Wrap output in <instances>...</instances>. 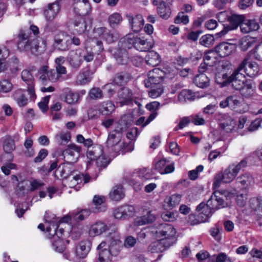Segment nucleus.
Listing matches in <instances>:
<instances>
[{"label": "nucleus", "mask_w": 262, "mask_h": 262, "mask_svg": "<svg viewBox=\"0 0 262 262\" xmlns=\"http://www.w3.org/2000/svg\"><path fill=\"white\" fill-rule=\"evenodd\" d=\"M244 63L245 62L239 64L230 76H229L227 74L223 75L222 78L225 80L222 82L223 86L231 84L232 88L236 91H238L244 86L245 83L248 80L245 74L242 72L244 68Z\"/></svg>", "instance_id": "1"}, {"label": "nucleus", "mask_w": 262, "mask_h": 262, "mask_svg": "<svg viewBox=\"0 0 262 262\" xmlns=\"http://www.w3.org/2000/svg\"><path fill=\"white\" fill-rule=\"evenodd\" d=\"M121 45L122 47L127 48L128 49L134 47L140 52H147L152 48V45L150 42L133 34H129L122 38Z\"/></svg>", "instance_id": "2"}, {"label": "nucleus", "mask_w": 262, "mask_h": 262, "mask_svg": "<svg viewBox=\"0 0 262 262\" xmlns=\"http://www.w3.org/2000/svg\"><path fill=\"white\" fill-rule=\"evenodd\" d=\"M156 233L158 237H163L161 239L165 241L167 247L172 246L177 240L176 230L171 225L166 223L160 224Z\"/></svg>", "instance_id": "3"}, {"label": "nucleus", "mask_w": 262, "mask_h": 262, "mask_svg": "<svg viewBox=\"0 0 262 262\" xmlns=\"http://www.w3.org/2000/svg\"><path fill=\"white\" fill-rule=\"evenodd\" d=\"M237 174L233 170L232 166L229 165L228 168L223 172L217 173L214 177L213 186L219 188L222 182L229 183L232 182L236 177Z\"/></svg>", "instance_id": "4"}, {"label": "nucleus", "mask_w": 262, "mask_h": 262, "mask_svg": "<svg viewBox=\"0 0 262 262\" xmlns=\"http://www.w3.org/2000/svg\"><path fill=\"white\" fill-rule=\"evenodd\" d=\"M38 80L43 84H46L48 81L52 83L57 82V75L54 69H50L47 65H44L39 68L38 70Z\"/></svg>", "instance_id": "5"}, {"label": "nucleus", "mask_w": 262, "mask_h": 262, "mask_svg": "<svg viewBox=\"0 0 262 262\" xmlns=\"http://www.w3.org/2000/svg\"><path fill=\"white\" fill-rule=\"evenodd\" d=\"M165 76L164 71L159 68H155L148 72V78L144 80L146 87H150L152 85H161Z\"/></svg>", "instance_id": "6"}, {"label": "nucleus", "mask_w": 262, "mask_h": 262, "mask_svg": "<svg viewBox=\"0 0 262 262\" xmlns=\"http://www.w3.org/2000/svg\"><path fill=\"white\" fill-rule=\"evenodd\" d=\"M245 18L244 15H238L233 14L229 16L228 18L229 24L224 27V29L221 32L216 33L217 37H222L226 34L229 30H234L238 28L241 24L243 23Z\"/></svg>", "instance_id": "7"}, {"label": "nucleus", "mask_w": 262, "mask_h": 262, "mask_svg": "<svg viewBox=\"0 0 262 262\" xmlns=\"http://www.w3.org/2000/svg\"><path fill=\"white\" fill-rule=\"evenodd\" d=\"M71 38L63 32L54 37V46L59 50L67 51L70 48Z\"/></svg>", "instance_id": "8"}, {"label": "nucleus", "mask_w": 262, "mask_h": 262, "mask_svg": "<svg viewBox=\"0 0 262 262\" xmlns=\"http://www.w3.org/2000/svg\"><path fill=\"white\" fill-rule=\"evenodd\" d=\"M111 227H113L112 231L113 232H110V234L111 235L113 233L114 234V236H111L112 241L109 246L108 250L112 254V256H116L119 253L122 246L121 241L119 238V235L117 233V228L115 225H112Z\"/></svg>", "instance_id": "9"}, {"label": "nucleus", "mask_w": 262, "mask_h": 262, "mask_svg": "<svg viewBox=\"0 0 262 262\" xmlns=\"http://www.w3.org/2000/svg\"><path fill=\"white\" fill-rule=\"evenodd\" d=\"M126 128V126H122L119 123L116 129L110 133L106 142L108 147L116 145L120 142L122 133L125 130Z\"/></svg>", "instance_id": "10"}, {"label": "nucleus", "mask_w": 262, "mask_h": 262, "mask_svg": "<svg viewBox=\"0 0 262 262\" xmlns=\"http://www.w3.org/2000/svg\"><path fill=\"white\" fill-rule=\"evenodd\" d=\"M22 80L27 84V91L30 97L34 98L36 97L34 89V79L31 72L28 70H24L21 74Z\"/></svg>", "instance_id": "11"}, {"label": "nucleus", "mask_w": 262, "mask_h": 262, "mask_svg": "<svg viewBox=\"0 0 262 262\" xmlns=\"http://www.w3.org/2000/svg\"><path fill=\"white\" fill-rule=\"evenodd\" d=\"M121 40L119 42L118 48L113 50V55L118 63L120 64H126L129 60L126 49L127 48L121 46Z\"/></svg>", "instance_id": "12"}, {"label": "nucleus", "mask_w": 262, "mask_h": 262, "mask_svg": "<svg viewBox=\"0 0 262 262\" xmlns=\"http://www.w3.org/2000/svg\"><path fill=\"white\" fill-rule=\"evenodd\" d=\"M60 2V0H56L49 4L47 8L44 9V15L48 21L53 20L59 12L61 8Z\"/></svg>", "instance_id": "13"}, {"label": "nucleus", "mask_w": 262, "mask_h": 262, "mask_svg": "<svg viewBox=\"0 0 262 262\" xmlns=\"http://www.w3.org/2000/svg\"><path fill=\"white\" fill-rule=\"evenodd\" d=\"M244 63V68L243 69L244 73L250 77L255 76L259 72V69L258 65L255 62L249 61V58L246 57L241 63Z\"/></svg>", "instance_id": "14"}, {"label": "nucleus", "mask_w": 262, "mask_h": 262, "mask_svg": "<svg viewBox=\"0 0 262 262\" xmlns=\"http://www.w3.org/2000/svg\"><path fill=\"white\" fill-rule=\"evenodd\" d=\"M133 94L129 88L123 87L118 92V99L121 106L128 105L133 101Z\"/></svg>", "instance_id": "15"}, {"label": "nucleus", "mask_w": 262, "mask_h": 262, "mask_svg": "<svg viewBox=\"0 0 262 262\" xmlns=\"http://www.w3.org/2000/svg\"><path fill=\"white\" fill-rule=\"evenodd\" d=\"M236 183L241 189H246L254 183L253 176L248 172L239 175L236 179Z\"/></svg>", "instance_id": "16"}, {"label": "nucleus", "mask_w": 262, "mask_h": 262, "mask_svg": "<svg viewBox=\"0 0 262 262\" xmlns=\"http://www.w3.org/2000/svg\"><path fill=\"white\" fill-rule=\"evenodd\" d=\"M31 39L24 31H20L18 35L17 48L21 51H30L31 49Z\"/></svg>", "instance_id": "17"}, {"label": "nucleus", "mask_w": 262, "mask_h": 262, "mask_svg": "<svg viewBox=\"0 0 262 262\" xmlns=\"http://www.w3.org/2000/svg\"><path fill=\"white\" fill-rule=\"evenodd\" d=\"M95 33L110 43L117 41L119 38L117 33H112L105 27L97 28L95 30Z\"/></svg>", "instance_id": "18"}, {"label": "nucleus", "mask_w": 262, "mask_h": 262, "mask_svg": "<svg viewBox=\"0 0 262 262\" xmlns=\"http://www.w3.org/2000/svg\"><path fill=\"white\" fill-rule=\"evenodd\" d=\"M221 195L222 194L220 193L215 192L207 201V203L212 210H216L225 207L224 201L221 196Z\"/></svg>", "instance_id": "19"}, {"label": "nucleus", "mask_w": 262, "mask_h": 262, "mask_svg": "<svg viewBox=\"0 0 262 262\" xmlns=\"http://www.w3.org/2000/svg\"><path fill=\"white\" fill-rule=\"evenodd\" d=\"M196 211L199 213L201 221L207 222L212 214V209L208 206V204L203 202L200 203L196 207Z\"/></svg>", "instance_id": "20"}, {"label": "nucleus", "mask_w": 262, "mask_h": 262, "mask_svg": "<svg viewBox=\"0 0 262 262\" xmlns=\"http://www.w3.org/2000/svg\"><path fill=\"white\" fill-rule=\"evenodd\" d=\"M81 151L80 146L75 144H71L62 151V155L64 158L69 157L70 159L74 160L79 157Z\"/></svg>", "instance_id": "21"}, {"label": "nucleus", "mask_w": 262, "mask_h": 262, "mask_svg": "<svg viewBox=\"0 0 262 262\" xmlns=\"http://www.w3.org/2000/svg\"><path fill=\"white\" fill-rule=\"evenodd\" d=\"M238 91L240 92L241 95L244 98L248 99L253 97L255 94V87L253 82L248 80L245 84L244 86Z\"/></svg>", "instance_id": "22"}, {"label": "nucleus", "mask_w": 262, "mask_h": 262, "mask_svg": "<svg viewBox=\"0 0 262 262\" xmlns=\"http://www.w3.org/2000/svg\"><path fill=\"white\" fill-rule=\"evenodd\" d=\"M259 28L258 23L255 19H245L241 24V30L243 33H248L257 30Z\"/></svg>", "instance_id": "23"}, {"label": "nucleus", "mask_w": 262, "mask_h": 262, "mask_svg": "<svg viewBox=\"0 0 262 262\" xmlns=\"http://www.w3.org/2000/svg\"><path fill=\"white\" fill-rule=\"evenodd\" d=\"M128 20L133 30L135 32H139L143 26L144 19L141 15H137L135 17L127 15Z\"/></svg>", "instance_id": "24"}, {"label": "nucleus", "mask_w": 262, "mask_h": 262, "mask_svg": "<svg viewBox=\"0 0 262 262\" xmlns=\"http://www.w3.org/2000/svg\"><path fill=\"white\" fill-rule=\"evenodd\" d=\"M233 45L228 42H223L215 48L216 52L221 57H226L230 55L233 50Z\"/></svg>", "instance_id": "25"}, {"label": "nucleus", "mask_w": 262, "mask_h": 262, "mask_svg": "<svg viewBox=\"0 0 262 262\" xmlns=\"http://www.w3.org/2000/svg\"><path fill=\"white\" fill-rule=\"evenodd\" d=\"M49 227H47V231L49 232L51 237L54 238H60L63 234L64 230L63 228L59 227V224L55 223H49Z\"/></svg>", "instance_id": "26"}, {"label": "nucleus", "mask_w": 262, "mask_h": 262, "mask_svg": "<svg viewBox=\"0 0 262 262\" xmlns=\"http://www.w3.org/2000/svg\"><path fill=\"white\" fill-rule=\"evenodd\" d=\"M74 9L80 15H88L91 11V6L88 0H82L75 4Z\"/></svg>", "instance_id": "27"}, {"label": "nucleus", "mask_w": 262, "mask_h": 262, "mask_svg": "<svg viewBox=\"0 0 262 262\" xmlns=\"http://www.w3.org/2000/svg\"><path fill=\"white\" fill-rule=\"evenodd\" d=\"M107 229L108 227L104 223L99 221L91 226L89 230V234L92 236L99 235Z\"/></svg>", "instance_id": "28"}, {"label": "nucleus", "mask_w": 262, "mask_h": 262, "mask_svg": "<svg viewBox=\"0 0 262 262\" xmlns=\"http://www.w3.org/2000/svg\"><path fill=\"white\" fill-rule=\"evenodd\" d=\"M68 59L70 65L74 68H79L82 61L81 53L77 50L70 51Z\"/></svg>", "instance_id": "29"}, {"label": "nucleus", "mask_w": 262, "mask_h": 262, "mask_svg": "<svg viewBox=\"0 0 262 262\" xmlns=\"http://www.w3.org/2000/svg\"><path fill=\"white\" fill-rule=\"evenodd\" d=\"M157 13L159 15L164 19H167L171 15V9L164 0H160L159 5L157 7Z\"/></svg>", "instance_id": "30"}, {"label": "nucleus", "mask_w": 262, "mask_h": 262, "mask_svg": "<svg viewBox=\"0 0 262 262\" xmlns=\"http://www.w3.org/2000/svg\"><path fill=\"white\" fill-rule=\"evenodd\" d=\"M164 239H160L151 243L148 247V251L151 253H159L165 251L169 247L166 246Z\"/></svg>", "instance_id": "31"}, {"label": "nucleus", "mask_w": 262, "mask_h": 262, "mask_svg": "<svg viewBox=\"0 0 262 262\" xmlns=\"http://www.w3.org/2000/svg\"><path fill=\"white\" fill-rule=\"evenodd\" d=\"M155 219V215L151 211H148L147 215L137 217L134 221V225L137 226L144 225L152 223Z\"/></svg>", "instance_id": "32"}, {"label": "nucleus", "mask_w": 262, "mask_h": 262, "mask_svg": "<svg viewBox=\"0 0 262 262\" xmlns=\"http://www.w3.org/2000/svg\"><path fill=\"white\" fill-rule=\"evenodd\" d=\"M90 250L89 242L88 241H82L76 248V255L79 258H84Z\"/></svg>", "instance_id": "33"}, {"label": "nucleus", "mask_w": 262, "mask_h": 262, "mask_svg": "<svg viewBox=\"0 0 262 262\" xmlns=\"http://www.w3.org/2000/svg\"><path fill=\"white\" fill-rule=\"evenodd\" d=\"M130 79V75L127 72H122L117 73L114 77L113 83L119 86L126 84Z\"/></svg>", "instance_id": "34"}, {"label": "nucleus", "mask_w": 262, "mask_h": 262, "mask_svg": "<svg viewBox=\"0 0 262 262\" xmlns=\"http://www.w3.org/2000/svg\"><path fill=\"white\" fill-rule=\"evenodd\" d=\"M25 91L22 89L16 90L13 94V98L19 106H25L28 103V99L25 96Z\"/></svg>", "instance_id": "35"}, {"label": "nucleus", "mask_w": 262, "mask_h": 262, "mask_svg": "<svg viewBox=\"0 0 262 262\" xmlns=\"http://www.w3.org/2000/svg\"><path fill=\"white\" fill-rule=\"evenodd\" d=\"M124 193L122 186L118 185L114 186L110 193V196L113 200L118 201L123 198Z\"/></svg>", "instance_id": "36"}, {"label": "nucleus", "mask_w": 262, "mask_h": 262, "mask_svg": "<svg viewBox=\"0 0 262 262\" xmlns=\"http://www.w3.org/2000/svg\"><path fill=\"white\" fill-rule=\"evenodd\" d=\"M209 77L204 74H200L197 75L194 79V82L195 84L201 88H207L209 85Z\"/></svg>", "instance_id": "37"}, {"label": "nucleus", "mask_w": 262, "mask_h": 262, "mask_svg": "<svg viewBox=\"0 0 262 262\" xmlns=\"http://www.w3.org/2000/svg\"><path fill=\"white\" fill-rule=\"evenodd\" d=\"M102 149L100 146L94 145L88 148L86 156L90 160H96L100 156Z\"/></svg>", "instance_id": "38"}, {"label": "nucleus", "mask_w": 262, "mask_h": 262, "mask_svg": "<svg viewBox=\"0 0 262 262\" xmlns=\"http://www.w3.org/2000/svg\"><path fill=\"white\" fill-rule=\"evenodd\" d=\"M146 62L147 64L152 67L158 65L160 62V56L155 51L149 52L145 57Z\"/></svg>", "instance_id": "39"}, {"label": "nucleus", "mask_w": 262, "mask_h": 262, "mask_svg": "<svg viewBox=\"0 0 262 262\" xmlns=\"http://www.w3.org/2000/svg\"><path fill=\"white\" fill-rule=\"evenodd\" d=\"M195 98L194 93L189 90H182L178 96V99L180 102H186L187 100H193Z\"/></svg>", "instance_id": "40"}, {"label": "nucleus", "mask_w": 262, "mask_h": 262, "mask_svg": "<svg viewBox=\"0 0 262 262\" xmlns=\"http://www.w3.org/2000/svg\"><path fill=\"white\" fill-rule=\"evenodd\" d=\"M115 106L112 101L104 102L99 109L100 112L104 115H109L115 110Z\"/></svg>", "instance_id": "41"}, {"label": "nucleus", "mask_w": 262, "mask_h": 262, "mask_svg": "<svg viewBox=\"0 0 262 262\" xmlns=\"http://www.w3.org/2000/svg\"><path fill=\"white\" fill-rule=\"evenodd\" d=\"M151 90L148 92L149 96L152 98H156L163 93L164 89L162 85H152Z\"/></svg>", "instance_id": "42"}, {"label": "nucleus", "mask_w": 262, "mask_h": 262, "mask_svg": "<svg viewBox=\"0 0 262 262\" xmlns=\"http://www.w3.org/2000/svg\"><path fill=\"white\" fill-rule=\"evenodd\" d=\"M158 113H154L150 114L146 120L144 117H141L136 121V124L144 127L152 121L157 116Z\"/></svg>", "instance_id": "43"}, {"label": "nucleus", "mask_w": 262, "mask_h": 262, "mask_svg": "<svg viewBox=\"0 0 262 262\" xmlns=\"http://www.w3.org/2000/svg\"><path fill=\"white\" fill-rule=\"evenodd\" d=\"M71 139V135L69 132L61 133L55 136V140L59 145H64Z\"/></svg>", "instance_id": "44"}, {"label": "nucleus", "mask_w": 262, "mask_h": 262, "mask_svg": "<svg viewBox=\"0 0 262 262\" xmlns=\"http://www.w3.org/2000/svg\"><path fill=\"white\" fill-rule=\"evenodd\" d=\"M15 148L13 139L10 137H6L4 141L3 149L5 152H12Z\"/></svg>", "instance_id": "45"}, {"label": "nucleus", "mask_w": 262, "mask_h": 262, "mask_svg": "<svg viewBox=\"0 0 262 262\" xmlns=\"http://www.w3.org/2000/svg\"><path fill=\"white\" fill-rule=\"evenodd\" d=\"M122 20V17L118 13H114L111 15L108 18L109 24L110 26L113 28L117 27Z\"/></svg>", "instance_id": "46"}, {"label": "nucleus", "mask_w": 262, "mask_h": 262, "mask_svg": "<svg viewBox=\"0 0 262 262\" xmlns=\"http://www.w3.org/2000/svg\"><path fill=\"white\" fill-rule=\"evenodd\" d=\"M60 171V175L63 178H68L72 175L74 171L73 166L69 163H65L62 165Z\"/></svg>", "instance_id": "47"}, {"label": "nucleus", "mask_w": 262, "mask_h": 262, "mask_svg": "<svg viewBox=\"0 0 262 262\" xmlns=\"http://www.w3.org/2000/svg\"><path fill=\"white\" fill-rule=\"evenodd\" d=\"M112 256L108 249L104 248L99 252L98 262H110Z\"/></svg>", "instance_id": "48"}, {"label": "nucleus", "mask_w": 262, "mask_h": 262, "mask_svg": "<svg viewBox=\"0 0 262 262\" xmlns=\"http://www.w3.org/2000/svg\"><path fill=\"white\" fill-rule=\"evenodd\" d=\"M220 126L222 129L227 133H229L234 129L235 126V122L233 119L229 118L226 122L220 123Z\"/></svg>", "instance_id": "49"}, {"label": "nucleus", "mask_w": 262, "mask_h": 262, "mask_svg": "<svg viewBox=\"0 0 262 262\" xmlns=\"http://www.w3.org/2000/svg\"><path fill=\"white\" fill-rule=\"evenodd\" d=\"M79 95L78 93L70 91L65 97V101L68 104H73L78 103Z\"/></svg>", "instance_id": "50"}, {"label": "nucleus", "mask_w": 262, "mask_h": 262, "mask_svg": "<svg viewBox=\"0 0 262 262\" xmlns=\"http://www.w3.org/2000/svg\"><path fill=\"white\" fill-rule=\"evenodd\" d=\"M214 41L213 36L211 35H205L202 36L200 39V43L205 47L209 48L213 45Z\"/></svg>", "instance_id": "51"}, {"label": "nucleus", "mask_w": 262, "mask_h": 262, "mask_svg": "<svg viewBox=\"0 0 262 262\" xmlns=\"http://www.w3.org/2000/svg\"><path fill=\"white\" fill-rule=\"evenodd\" d=\"M91 214L89 209H83L73 215V219L75 221H82L88 217Z\"/></svg>", "instance_id": "52"}, {"label": "nucleus", "mask_w": 262, "mask_h": 262, "mask_svg": "<svg viewBox=\"0 0 262 262\" xmlns=\"http://www.w3.org/2000/svg\"><path fill=\"white\" fill-rule=\"evenodd\" d=\"M216 57L215 56V53L213 52H210L207 54L204 59V62L209 67H211L212 68L216 64Z\"/></svg>", "instance_id": "53"}, {"label": "nucleus", "mask_w": 262, "mask_h": 262, "mask_svg": "<svg viewBox=\"0 0 262 262\" xmlns=\"http://www.w3.org/2000/svg\"><path fill=\"white\" fill-rule=\"evenodd\" d=\"M13 84L8 80L4 79L0 81V92L8 93L11 91Z\"/></svg>", "instance_id": "54"}, {"label": "nucleus", "mask_w": 262, "mask_h": 262, "mask_svg": "<svg viewBox=\"0 0 262 262\" xmlns=\"http://www.w3.org/2000/svg\"><path fill=\"white\" fill-rule=\"evenodd\" d=\"M91 77L84 73H80L76 77V83L79 85H84L91 81Z\"/></svg>", "instance_id": "55"}, {"label": "nucleus", "mask_w": 262, "mask_h": 262, "mask_svg": "<svg viewBox=\"0 0 262 262\" xmlns=\"http://www.w3.org/2000/svg\"><path fill=\"white\" fill-rule=\"evenodd\" d=\"M89 95L91 99L96 100L101 98L103 96V93L99 88H93L90 91Z\"/></svg>", "instance_id": "56"}, {"label": "nucleus", "mask_w": 262, "mask_h": 262, "mask_svg": "<svg viewBox=\"0 0 262 262\" xmlns=\"http://www.w3.org/2000/svg\"><path fill=\"white\" fill-rule=\"evenodd\" d=\"M182 195L179 194H174L170 196L168 200L169 207H174L179 205L181 200Z\"/></svg>", "instance_id": "57"}, {"label": "nucleus", "mask_w": 262, "mask_h": 262, "mask_svg": "<svg viewBox=\"0 0 262 262\" xmlns=\"http://www.w3.org/2000/svg\"><path fill=\"white\" fill-rule=\"evenodd\" d=\"M48 218L47 213H46L45 216V220L46 223H57V224H60V223H68L71 220V217L69 215L62 217L59 221H57L58 219L54 215L52 219L48 220Z\"/></svg>", "instance_id": "58"}, {"label": "nucleus", "mask_w": 262, "mask_h": 262, "mask_svg": "<svg viewBox=\"0 0 262 262\" xmlns=\"http://www.w3.org/2000/svg\"><path fill=\"white\" fill-rule=\"evenodd\" d=\"M82 228L80 225L74 226L72 227L71 230V235L74 239H78L81 234Z\"/></svg>", "instance_id": "59"}, {"label": "nucleus", "mask_w": 262, "mask_h": 262, "mask_svg": "<svg viewBox=\"0 0 262 262\" xmlns=\"http://www.w3.org/2000/svg\"><path fill=\"white\" fill-rule=\"evenodd\" d=\"M74 26L75 30L79 33H82L85 31L86 29V25L85 24V21L81 19L78 21H75L74 23Z\"/></svg>", "instance_id": "60"}, {"label": "nucleus", "mask_w": 262, "mask_h": 262, "mask_svg": "<svg viewBox=\"0 0 262 262\" xmlns=\"http://www.w3.org/2000/svg\"><path fill=\"white\" fill-rule=\"evenodd\" d=\"M184 13L182 12H180L178 13V15L174 19V23L178 24L180 23H183L184 25H186L189 22V17L188 15H184Z\"/></svg>", "instance_id": "61"}, {"label": "nucleus", "mask_w": 262, "mask_h": 262, "mask_svg": "<svg viewBox=\"0 0 262 262\" xmlns=\"http://www.w3.org/2000/svg\"><path fill=\"white\" fill-rule=\"evenodd\" d=\"M187 223L191 226H194L198 225L201 223H204L201 221V219L200 217V216L197 217L195 215L193 214H190L188 216V219L187 220Z\"/></svg>", "instance_id": "62"}, {"label": "nucleus", "mask_w": 262, "mask_h": 262, "mask_svg": "<svg viewBox=\"0 0 262 262\" xmlns=\"http://www.w3.org/2000/svg\"><path fill=\"white\" fill-rule=\"evenodd\" d=\"M125 179L131 184H135L139 179V174L137 173H128L125 176Z\"/></svg>", "instance_id": "63"}, {"label": "nucleus", "mask_w": 262, "mask_h": 262, "mask_svg": "<svg viewBox=\"0 0 262 262\" xmlns=\"http://www.w3.org/2000/svg\"><path fill=\"white\" fill-rule=\"evenodd\" d=\"M109 162V160L103 156H100L96 159V164L100 168H105Z\"/></svg>", "instance_id": "64"}]
</instances>
